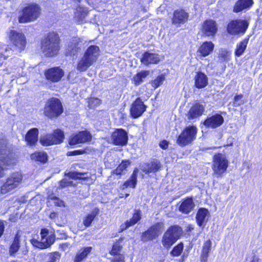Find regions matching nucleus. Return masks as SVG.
Wrapping results in <instances>:
<instances>
[{"instance_id": "nucleus-1", "label": "nucleus", "mask_w": 262, "mask_h": 262, "mask_svg": "<svg viewBox=\"0 0 262 262\" xmlns=\"http://www.w3.org/2000/svg\"><path fill=\"white\" fill-rule=\"evenodd\" d=\"M12 145L6 139L0 141V178L4 176V170L16 164L17 159L12 152Z\"/></svg>"}, {"instance_id": "nucleus-2", "label": "nucleus", "mask_w": 262, "mask_h": 262, "mask_svg": "<svg viewBox=\"0 0 262 262\" xmlns=\"http://www.w3.org/2000/svg\"><path fill=\"white\" fill-rule=\"evenodd\" d=\"M100 54L99 48L95 45L90 46L85 51L82 58L79 60L77 70L84 72L92 66L98 59Z\"/></svg>"}, {"instance_id": "nucleus-3", "label": "nucleus", "mask_w": 262, "mask_h": 262, "mask_svg": "<svg viewBox=\"0 0 262 262\" xmlns=\"http://www.w3.org/2000/svg\"><path fill=\"white\" fill-rule=\"evenodd\" d=\"M59 38L55 33H50L41 41V50L46 56L52 57L59 50Z\"/></svg>"}, {"instance_id": "nucleus-4", "label": "nucleus", "mask_w": 262, "mask_h": 262, "mask_svg": "<svg viewBox=\"0 0 262 262\" xmlns=\"http://www.w3.org/2000/svg\"><path fill=\"white\" fill-rule=\"evenodd\" d=\"M182 234L181 228L178 226H171L164 233L162 239L164 247L169 249L180 238Z\"/></svg>"}, {"instance_id": "nucleus-5", "label": "nucleus", "mask_w": 262, "mask_h": 262, "mask_svg": "<svg viewBox=\"0 0 262 262\" xmlns=\"http://www.w3.org/2000/svg\"><path fill=\"white\" fill-rule=\"evenodd\" d=\"M41 13L40 7L36 4H31L23 9L22 15L19 17L20 23H27L37 19Z\"/></svg>"}, {"instance_id": "nucleus-6", "label": "nucleus", "mask_w": 262, "mask_h": 262, "mask_svg": "<svg viewBox=\"0 0 262 262\" xmlns=\"http://www.w3.org/2000/svg\"><path fill=\"white\" fill-rule=\"evenodd\" d=\"M62 112V105L58 99L52 98L48 100L44 108V114L46 116L50 118H55Z\"/></svg>"}, {"instance_id": "nucleus-7", "label": "nucleus", "mask_w": 262, "mask_h": 262, "mask_svg": "<svg viewBox=\"0 0 262 262\" xmlns=\"http://www.w3.org/2000/svg\"><path fill=\"white\" fill-rule=\"evenodd\" d=\"M229 165V162L225 155L217 154L214 156L212 168L213 174L216 177H222L226 171Z\"/></svg>"}, {"instance_id": "nucleus-8", "label": "nucleus", "mask_w": 262, "mask_h": 262, "mask_svg": "<svg viewBox=\"0 0 262 262\" xmlns=\"http://www.w3.org/2000/svg\"><path fill=\"white\" fill-rule=\"evenodd\" d=\"M197 132V128L195 126L186 127L179 136L177 140V144L181 146L189 144L195 139Z\"/></svg>"}, {"instance_id": "nucleus-9", "label": "nucleus", "mask_w": 262, "mask_h": 262, "mask_svg": "<svg viewBox=\"0 0 262 262\" xmlns=\"http://www.w3.org/2000/svg\"><path fill=\"white\" fill-rule=\"evenodd\" d=\"M23 180V176L19 172H15L11 174L7 179L6 182L1 187V192L5 194L11 192L20 184Z\"/></svg>"}, {"instance_id": "nucleus-10", "label": "nucleus", "mask_w": 262, "mask_h": 262, "mask_svg": "<svg viewBox=\"0 0 262 262\" xmlns=\"http://www.w3.org/2000/svg\"><path fill=\"white\" fill-rule=\"evenodd\" d=\"M249 26L246 20L236 19L231 21L227 26V32L232 35L244 34Z\"/></svg>"}, {"instance_id": "nucleus-11", "label": "nucleus", "mask_w": 262, "mask_h": 262, "mask_svg": "<svg viewBox=\"0 0 262 262\" xmlns=\"http://www.w3.org/2000/svg\"><path fill=\"white\" fill-rule=\"evenodd\" d=\"M49 233L48 229H42L40 232V241L32 239L31 240V244L34 247L41 249L49 247L54 243V237L52 234L49 235Z\"/></svg>"}, {"instance_id": "nucleus-12", "label": "nucleus", "mask_w": 262, "mask_h": 262, "mask_svg": "<svg viewBox=\"0 0 262 262\" xmlns=\"http://www.w3.org/2000/svg\"><path fill=\"white\" fill-rule=\"evenodd\" d=\"M164 223L159 222L151 226L142 235V241L147 242L157 238L164 231Z\"/></svg>"}, {"instance_id": "nucleus-13", "label": "nucleus", "mask_w": 262, "mask_h": 262, "mask_svg": "<svg viewBox=\"0 0 262 262\" xmlns=\"http://www.w3.org/2000/svg\"><path fill=\"white\" fill-rule=\"evenodd\" d=\"M9 38L11 44L18 52L24 50L26 45V38L24 34L11 30L9 33Z\"/></svg>"}, {"instance_id": "nucleus-14", "label": "nucleus", "mask_w": 262, "mask_h": 262, "mask_svg": "<svg viewBox=\"0 0 262 262\" xmlns=\"http://www.w3.org/2000/svg\"><path fill=\"white\" fill-rule=\"evenodd\" d=\"M111 139L114 145H126L128 141L127 133L123 129H117L112 133Z\"/></svg>"}, {"instance_id": "nucleus-15", "label": "nucleus", "mask_w": 262, "mask_h": 262, "mask_svg": "<svg viewBox=\"0 0 262 262\" xmlns=\"http://www.w3.org/2000/svg\"><path fill=\"white\" fill-rule=\"evenodd\" d=\"M122 239H120L114 243L110 254L114 255L113 262H124V256L122 252Z\"/></svg>"}, {"instance_id": "nucleus-16", "label": "nucleus", "mask_w": 262, "mask_h": 262, "mask_svg": "<svg viewBox=\"0 0 262 262\" xmlns=\"http://www.w3.org/2000/svg\"><path fill=\"white\" fill-rule=\"evenodd\" d=\"M63 75V71L58 67L49 69L45 72L46 79L52 82H58Z\"/></svg>"}, {"instance_id": "nucleus-17", "label": "nucleus", "mask_w": 262, "mask_h": 262, "mask_svg": "<svg viewBox=\"0 0 262 262\" xmlns=\"http://www.w3.org/2000/svg\"><path fill=\"white\" fill-rule=\"evenodd\" d=\"M146 106L140 98H137L133 102L130 109V115L134 118L140 117L146 111Z\"/></svg>"}, {"instance_id": "nucleus-18", "label": "nucleus", "mask_w": 262, "mask_h": 262, "mask_svg": "<svg viewBox=\"0 0 262 262\" xmlns=\"http://www.w3.org/2000/svg\"><path fill=\"white\" fill-rule=\"evenodd\" d=\"M224 118L220 114L208 116L204 122V125L208 128H215L220 126L224 122Z\"/></svg>"}, {"instance_id": "nucleus-19", "label": "nucleus", "mask_w": 262, "mask_h": 262, "mask_svg": "<svg viewBox=\"0 0 262 262\" xmlns=\"http://www.w3.org/2000/svg\"><path fill=\"white\" fill-rule=\"evenodd\" d=\"M91 139V135L88 132H81L73 135L69 139V143L71 145L82 143L89 141Z\"/></svg>"}, {"instance_id": "nucleus-20", "label": "nucleus", "mask_w": 262, "mask_h": 262, "mask_svg": "<svg viewBox=\"0 0 262 262\" xmlns=\"http://www.w3.org/2000/svg\"><path fill=\"white\" fill-rule=\"evenodd\" d=\"M217 30L216 24L213 20H206L202 26V33L207 36H214Z\"/></svg>"}, {"instance_id": "nucleus-21", "label": "nucleus", "mask_w": 262, "mask_h": 262, "mask_svg": "<svg viewBox=\"0 0 262 262\" xmlns=\"http://www.w3.org/2000/svg\"><path fill=\"white\" fill-rule=\"evenodd\" d=\"M205 103H196L192 106L187 115L188 119H193L201 116L204 111Z\"/></svg>"}, {"instance_id": "nucleus-22", "label": "nucleus", "mask_w": 262, "mask_h": 262, "mask_svg": "<svg viewBox=\"0 0 262 262\" xmlns=\"http://www.w3.org/2000/svg\"><path fill=\"white\" fill-rule=\"evenodd\" d=\"M141 62L145 66L150 64H157L160 61L159 56L155 53L146 52L144 53L141 58Z\"/></svg>"}, {"instance_id": "nucleus-23", "label": "nucleus", "mask_w": 262, "mask_h": 262, "mask_svg": "<svg viewBox=\"0 0 262 262\" xmlns=\"http://www.w3.org/2000/svg\"><path fill=\"white\" fill-rule=\"evenodd\" d=\"M188 14L183 10H177L174 11L172 24L179 25L185 23L188 19Z\"/></svg>"}, {"instance_id": "nucleus-24", "label": "nucleus", "mask_w": 262, "mask_h": 262, "mask_svg": "<svg viewBox=\"0 0 262 262\" xmlns=\"http://www.w3.org/2000/svg\"><path fill=\"white\" fill-rule=\"evenodd\" d=\"M195 206L191 198H187L183 200L179 206V211L183 213L188 214L193 210Z\"/></svg>"}, {"instance_id": "nucleus-25", "label": "nucleus", "mask_w": 262, "mask_h": 262, "mask_svg": "<svg viewBox=\"0 0 262 262\" xmlns=\"http://www.w3.org/2000/svg\"><path fill=\"white\" fill-rule=\"evenodd\" d=\"M209 214L207 209L201 208L199 210L196 215V220L200 227H204L208 221V216Z\"/></svg>"}, {"instance_id": "nucleus-26", "label": "nucleus", "mask_w": 262, "mask_h": 262, "mask_svg": "<svg viewBox=\"0 0 262 262\" xmlns=\"http://www.w3.org/2000/svg\"><path fill=\"white\" fill-rule=\"evenodd\" d=\"M38 129L36 128H33L29 130L25 137V140L28 145L30 146L35 145L38 141Z\"/></svg>"}, {"instance_id": "nucleus-27", "label": "nucleus", "mask_w": 262, "mask_h": 262, "mask_svg": "<svg viewBox=\"0 0 262 262\" xmlns=\"http://www.w3.org/2000/svg\"><path fill=\"white\" fill-rule=\"evenodd\" d=\"M161 168V163L158 160L154 159L150 163L142 166V171L146 173L156 172Z\"/></svg>"}, {"instance_id": "nucleus-28", "label": "nucleus", "mask_w": 262, "mask_h": 262, "mask_svg": "<svg viewBox=\"0 0 262 262\" xmlns=\"http://www.w3.org/2000/svg\"><path fill=\"white\" fill-rule=\"evenodd\" d=\"M130 164V162L129 160H123L122 162L118 165L116 169L113 170L111 172V176L114 174H115L119 177L117 179H120L121 178V176L124 174L126 171V168Z\"/></svg>"}, {"instance_id": "nucleus-29", "label": "nucleus", "mask_w": 262, "mask_h": 262, "mask_svg": "<svg viewBox=\"0 0 262 262\" xmlns=\"http://www.w3.org/2000/svg\"><path fill=\"white\" fill-rule=\"evenodd\" d=\"M253 4V0H238L234 6L233 12L237 13L244 9H249Z\"/></svg>"}, {"instance_id": "nucleus-30", "label": "nucleus", "mask_w": 262, "mask_h": 262, "mask_svg": "<svg viewBox=\"0 0 262 262\" xmlns=\"http://www.w3.org/2000/svg\"><path fill=\"white\" fill-rule=\"evenodd\" d=\"M214 44L211 41H206L200 47L198 52L203 57L209 55L213 50Z\"/></svg>"}, {"instance_id": "nucleus-31", "label": "nucleus", "mask_w": 262, "mask_h": 262, "mask_svg": "<svg viewBox=\"0 0 262 262\" xmlns=\"http://www.w3.org/2000/svg\"><path fill=\"white\" fill-rule=\"evenodd\" d=\"M59 138H53L52 134H48L42 136L40 138V142L43 146H49L60 143Z\"/></svg>"}, {"instance_id": "nucleus-32", "label": "nucleus", "mask_w": 262, "mask_h": 262, "mask_svg": "<svg viewBox=\"0 0 262 262\" xmlns=\"http://www.w3.org/2000/svg\"><path fill=\"white\" fill-rule=\"evenodd\" d=\"M208 84V78L205 74L198 73L195 77V85L197 88H205Z\"/></svg>"}, {"instance_id": "nucleus-33", "label": "nucleus", "mask_w": 262, "mask_h": 262, "mask_svg": "<svg viewBox=\"0 0 262 262\" xmlns=\"http://www.w3.org/2000/svg\"><path fill=\"white\" fill-rule=\"evenodd\" d=\"M149 75V71H140L134 76L132 78V82L136 86L139 85L143 82L144 79Z\"/></svg>"}, {"instance_id": "nucleus-34", "label": "nucleus", "mask_w": 262, "mask_h": 262, "mask_svg": "<svg viewBox=\"0 0 262 262\" xmlns=\"http://www.w3.org/2000/svg\"><path fill=\"white\" fill-rule=\"evenodd\" d=\"M80 39L79 38H75L68 46V51L66 52L67 55H74L77 54L79 49V47Z\"/></svg>"}, {"instance_id": "nucleus-35", "label": "nucleus", "mask_w": 262, "mask_h": 262, "mask_svg": "<svg viewBox=\"0 0 262 262\" xmlns=\"http://www.w3.org/2000/svg\"><path fill=\"white\" fill-rule=\"evenodd\" d=\"M211 242L209 239L204 243L201 256V262H207L208 257L211 250Z\"/></svg>"}, {"instance_id": "nucleus-36", "label": "nucleus", "mask_w": 262, "mask_h": 262, "mask_svg": "<svg viewBox=\"0 0 262 262\" xmlns=\"http://www.w3.org/2000/svg\"><path fill=\"white\" fill-rule=\"evenodd\" d=\"M92 248L87 247L80 249L77 253L75 258V262H80L83 260L91 252Z\"/></svg>"}, {"instance_id": "nucleus-37", "label": "nucleus", "mask_w": 262, "mask_h": 262, "mask_svg": "<svg viewBox=\"0 0 262 262\" xmlns=\"http://www.w3.org/2000/svg\"><path fill=\"white\" fill-rule=\"evenodd\" d=\"M88 14V10L84 7H78L75 12V19L78 23H82Z\"/></svg>"}, {"instance_id": "nucleus-38", "label": "nucleus", "mask_w": 262, "mask_h": 262, "mask_svg": "<svg viewBox=\"0 0 262 262\" xmlns=\"http://www.w3.org/2000/svg\"><path fill=\"white\" fill-rule=\"evenodd\" d=\"M137 171L136 170H134L132 175L130 179L126 181L121 187V189L123 190L128 187L135 188L137 184Z\"/></svg>"}, {"instance_id": "nucleus-39", "label": "nucleus", "mask_w": 262, "mask_h": 262, "mask_svg": "<svg viewBox=\"0 0 262 262\" xmlns=\"http://www.w3.org/2000/svg\"><path fill=\"white\" fill-rule=\"evenodd\" d=\"M20 235H19V232L16 234L13 242L11 244L10 248V253L11 254L16 253L19 248V241Z\"/></svg>"}, {"instance_id": "nucleus-40", "label": "nucleus", "mask_w": 262, "mask_h": 262, "mask_svg": "<svg viewBox=\"0 0 262 262\" xmlns=\"http://www.w3.org/2000/svg\"><path fill=\"white\" fill-rule=\"evenodd\" d=\"M98 211L93 210L91 213L85 216L83 220V224L86 227L91 226L92 222L98 214Z\"/></svg>"}, {"instance_id": "nucleus-41", "label": "nucleus", "mask_w": 262, "mask_h": 262, "mask_svg": "<svg viewBox=\"0 0 262 262\" xmlns=\"http://www.w3.org/2000/svg\"><path fill=\"white\" fill-rule=\"evenodd\" d=\"M248 40V39H245L237 45L235 52L236 56H240L244 52L247 47Z\"/></svg>"}, {"instance_id": "nucleus-42", "label": "nucleus", "mask_w": 262, "mask_h": 262, "mask_svg": "<svg viewBox=\"0 0 262 262\" xmlns=\"http://www.w3.org/2000/svg\"><path fill=\"white\" fill-rule=\"evenodd\" d=\"M31 159L35 161L45 163L47 161V155L43 152H35L31 156Z\"/></svg>"}, {"instance_id": "nucleus-43", "label": "nucleus", "mask_w": 262, "mask_h": 262, "mask_svg": "<svg viewBox=\"0 0 262 262\" xmlns=\"http://www.w3.org/2000/svg\"><path fill=\"white\" fill-rule=\"evenodd\" d=\"M104 163L106 167L112 168L116 165L117 162L114 156L107 154L104 158Z\"/></svg>"}, {"instance_id": "nucleus-44", "label": "nucleus", "mask_w": 262, "mask_h": 262, "mask_svg": "<svg viewBox=\"0 0 262 262\" xmlns=\"http://www.w3.org/2000/svg\"><path fill=\"white\" fill-rule=\"evenodd\" d=\"M183 244L182 243H179L173 248L170 252V254L173 256H180L183 250Z\"/></svg>"}, {"instance_id": "nucleus-45", "label": "nucleus", "mask_w": 262, "mask_h": 262, "mask_svg": "<svg viewBox=\"0 0 262 262\" xmlns=\"http://www.w3.org/2000/svg\"><path fill=\"white\" fill-rule=\"evenodd\" d=\"M141 211L139 210H137L135 211L133 217L128 221L130 223L134 225L136 223H137L141 219Z\"/></svg>"}, {"instance_id": "nucleus-46", "label": "nucleus", "mask_w": 262, "mask_h": 262, "mask_svg": "<svg viewBox=\"0 0 262 262\" xmlns=\"http://www.w3.org/2000/svg\"><path fill=\"white\" fill-rule=\"evenodd\" d=\"M230 53L225 49H221L219 52V57L222 61H227L229 59Z\"/></svg>"}, {"instance_id": "nucleus-47", "label": "nucleus", "mask_w": 262, "mask_h": 262, "mask_svg": "<svg viewBox=\"0 0 262 262\" xmlns=\"http://www.w3.org/2000/svg\"><path fill=\"white\" fill-rule=\"evenodd\" d=\"M165 79V77L163 75H160L157 77V78L152 81V86L156 89L161 85Z\"/></svg>"}, {"instance_id": "nucleus-48", "label": "nucleus", "mask_w": 262, "mask_h": 262, "mask_svg": "<svg viewBox=\"0 0 262 262\" xmlns=\"http://www.w3.org/2000/svg\"><path fill=\"white\" fill-rule=\"evenodd\" d=\"M49 262H58L60 258V255L58 252H54L51 253L49 255Z\"/></svg>"}, {"instance_id": "nucleus-49", "label": "nucleus", "mask_w": 262, "mask_h": 262, "mask_svg": "<svg viewBox=\"0 0 262 262\" xmlns=\"http://www.w3.org/2000/svg\"><path fill=\"white\" fill-rule=\"evenodd\" d=\"M52 135L53 136V138L56 137V138H59V139H60V143L63 141L64 139V134L63 132L60 129H57L54 130L53 134H52Z\"/></svg>"}, {"instance_id": "nucleus-50", "label": "nucleus", "mask_w": 262, "mask_h": 262, "mask_svg": "<svg viewBox=\"0 0 262 262\" xmlns=\"http://www.w3.org/2000/svg\"><path fill=\"white\" fill-rule=\"evenodd\" d=\"M243 98V95H236L234 97V100L233 102V105L234 106H238L241 105V104L244 103V102L242 100Z\"/></svg>"}, {"instance_id": "nucleus-51", "label": "nucleus", "mask_w": 262, "mask_h": 262, "mask_svg": "<svg viewBox=\"0 0 262 262\" xmlns=\"http://www.w3.org/2000/svg\"><path fill=\"white\" fill-rule=\"evenodd\" d=\"M83 174L81 173H79V172H70L68 173V176L70 178H72V179H79V178H80L82 176V175H83Z\"/></svg>"}, {"instance_id": "nucleus-52", "label": "nucleus", "mask_w": 262, "mask_h": 262, "mask_svg": "<svg viewBox=\"0 0 262 262\" xmlns=\"http://www.w3.org/2000/svg\"><path fill=\"white\" fill-rule=\"evenodd\" d=\"M72 181L68 180L63 179L60 182V187L61 188L66 187L67 186L72 185Z\"/></svg>"}, {"instance_id": "nucleus-53", "label": "nucleus", "mask_w": 262, "mask_h": 262, "mask_svg": "<svg viewBox=\"0 0 262 262\" xmlns=\"http://www.w3.org/2000/svg\"><path fill=\"white\" fill-rule=\"evenodd\" d=\"M168 145L169 142L166 140H163L159 143L160 147L163 149H167L168 147Z\"/></svg>"}, {"instance_id": "nucleus-54", "label": "nucleus", "mask_w": 262, "mask_h": 262, "mask_svg": "<svg viewBox=\"0 0 262 262\" xmlns=\"http://www.w3.org/2000/svg\"><path fill=\"white\" fill-rule=\"evenodd\" d=\"M132 226L133 225L130 223V222L128 221H127L124 224H122L120 226V231H123V230H125L126 229Z\"/></svg>"}, {"instance_id": "nucleus-55", "label": "nucleus", "mask_w": 262, "mask_h": 262, "mask_svg": "<svg viewBox=\"0 0 262 262\" xmlns=\"http://www.w3.org/2000/svg\"><path fill=\"white\" fill-rule=\"evenodd\" d=\"M100 101L98 98H91L90 100V105H92L93 103H95L96 105L100 104Z\"/></svg>"}, {"instance_id": "nucleus-56", "label": "nucleus", "mask_w": 262, "mask_h": 262, "mask_svg": "<svg viewBox=\"0 0 262 262\" xmlns=\"http://www.w3.org/2000/svg\"><path fill=\"white\" fill-rule=\"evenodd\" d=\"M4 231V226L2 222L0 221V237L3 234Z\"/></svg>"}, {"instance_id": "nucleus-57", "label": "nucleus", "mask_w": 262, "mask_h": 262, "mask_svg": "<svg viewBox=\"0 0 262 262\" xmlns=\"http://www.w3.org/2000/svg\"><path fill=\"white\" fill-rule=\"evenodd\" d=\"M56 217V213L55 212H52L50 214V218L52 219H54Z\"/></svg>"}, {"instance_id": "nucleus-58", "label": "nucleus", "mask_w": 262, "mask_h": 262, "mask_svg": "<svg viewBox=\"0 0 262 262\" xmlns=\"http://www.w3.org/2000/svg\"><path fill=\"white\" fill-rule=\"evenodd\" d=\"M72 154H70V155H78L79 154V151H74L72 152Z\"/></svg>"}, {"instance_id": "nucleus-59", "label": "nucleus", "mask_w": 262, "mask_h": 262, "mask_svg": "<svg viewBox=\"0 0 262 262\" xmlns=\"http://www.w3.org/2000/svg\"><path fill=\"white\" fill-rule=\"evenodd\" d=\"M251 262H259V260L258 258L254 257Z\"/></svg>"}, {"instance_id": "nucleus-60", "label": "nucleus", "mask_w": 262, "mask_h": 262, "mask_svg": "<svg viewBox=\"0 0 262 262\" xmlns=\"http://www.w3.org/2000/svg\"><path fill=\"white\" fill-rule=\"evenodd\" d=\"M57 201H58V202H58V203H57V205H58V206H61V204H63V202H62V201H59L58 200H57Z\"/></svg>"}, {"instance_id": "nucleus-61", "label": "nucleus", "mask_w": 262, "mask_h": 262, "mask_svg": "<svg viewBox=\"0 0 262 262\" xmlns=\"http://www.w3.org/2000/svg\"><path fill=\"white\" fill-rule=\"evenodd\" d=\"M128 195H129V194H128V193H126V194H125V196H126V197H127Z\"/></svg>"}, {"instance_id": "nucleus-62", "label": "nucleus", "mask_w": 262, "mask_h": 262, "mask_svg": "<svg viewBox=\"0 0 262 262\" xmlns=\"http://www.w3.org/2000/svg\"><path fill=\"white\" fill-rule=\"evenodd\" d=\"M123 195H121L120 196V198H123Z\"/></svg>"}, {"instance_id": "nucleus-63", "label": "nucleus", "mask_w": 262, "mask_h": 262, "mask_svg": "<svg viewBox=\"0 0 262 262\" xmlns=\"http://www.w3.org/2000/svg\"><path fill=\"white\" fill-rule=\"evenodd\" d=\"M77 1H79V2H80V0H77Z\"/></svg>"}]
</instances>
